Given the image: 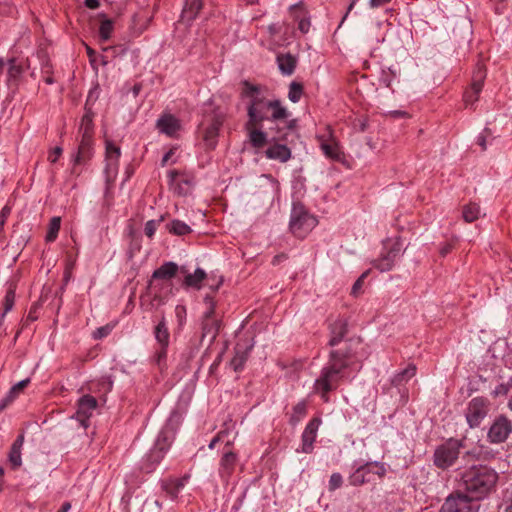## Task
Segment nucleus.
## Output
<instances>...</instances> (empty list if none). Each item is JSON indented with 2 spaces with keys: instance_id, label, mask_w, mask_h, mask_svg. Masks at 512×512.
I'll return each instance as SVG.
<instances>
[{
  "instance_id": "bf43d9fd",
  "label": "nucleus",
  "mask_w": 512,
  "mask_h": 512,
  "mask_svg": "<svg viewBox=\"0 0 512 512\" xmlns=\"http://www.w3.org/2000/svg\"><path fill=\"white\" fill-rule=\"evenodd\" d=\"M359 0H352L350 5L348 6V9H347V12L346 14L344 15L341 23H343L345 21V19L347 18L348 14L352 11V9L354 8L355 4L358 2Z\"/></svg>"
},
{
  "instance_id": "7ed1b4c3",
  "label": "nucleus",
  "mask_w": 512,
  "mask_h": 512,
  "mask_svg": "<svg viewBox=\"0 0 512 512\" xmlns=\"http://www.w3.org/2000/svg\"><path fill=\"white\" fill-rule=\"evenodd\" d=\"M464 489L475 501L488 495L496 486L498 474L485 465H473L461 476Z\"/></svg>"
},
{
  "instance_id": "412c9836",
  "label": "nucleus",
  "mask_w": 512,
  "mask_h": 512,
  "mask_svg": "<svg viewBox=\"0 0 512 512\" xmlns=\"http://www.w3.org/2000/svg\"><path fill=\"white\" fill-rule=\"evenodd\" d=\"M330 340L329 346L335 347L338 345L344 336L347 334V322L343 318H338L329 325Z\"/></svg>"
},
{
  "instance_id": "9d476101",
  "label": "nucleus",
  "mask_w": 512,
  "mask_h": 512,
  "mask_svg": "<svg viewBox=\"0 0 512 512\" xmlns=\"http://www.w3.org/2000/svg\"><path fill=\"white\" fill-rule=\"evenodd\" d=\"M479 504L467 494L455 493L446 498L439 512H478Z\"/></svg>"
},
{
  "instance_id": "a211bd4d",
  "label": "nucleus",
  "mask_w": 512,
  "mask_h": 512,
  "mask_svg": "<svg viewBox=\"0 0 512 512\" xmlns=\"http://www.w3.org/2000/svg\"><path fill=\"white\" fill-rule=\"evenodd\" d=\"M120 155V148L115 146L111 142H107L105 172L108 178L115 177V175L117 174Z\"/></svg>"
},
{
  "instance_id": "393cba45",
  "label": "nucleus",
  "mask_w": 512,
  "mask_h": 512,
  "mask_svg": "<svg viewBox=\"0 0 512 512\" xmlns=\"http://www.w3.org/2000/svg\"><path fill=\"white\" fill-rule=\"evenodd\" d=\"M265 155L268 159L284 163L291 158V150L284 144H274L267 148Z\"/></svg>"
},
{
  "instance_id": "de8ad7c7",
  "label": "nucleus",
  "mask_w": 512,
  "mask_h": 512,
  "mask_svg": "<svg viewBox=\"0 0 512 512\" xmlns=\"http://www.w3.org/2000/svg\"><path fill=\"white\" fill-rule=\"evenodd\" d=\"M343 478L340 473H333L329 479V491H334L341 487Z\"/></svg>"
},
{
  "instance_id": "338daca9",
  "label": "nucleus",
  "mask_w": 512,
  "mask_h": 512,
  "mask_svg": "<svg viewBox=\"0 0 512 512\" xmlns=\"http://www.w3.org/2000/svg\"><path fill=\"white\" fill-rule=\"evenodd\" d=\"M390 114L393 117H405L407 115V113L404 111H392V112H390Z\"/></svg>"
},
{
  "instance_id": "c85d7f7f",
  "label": "nucleus",
  "mask_w": 512,
  "mask_h": 512,
  "mask_svg": "<svg viewBox=\"0 0 512 512\" xmlns=\"http://www.w3.org/2000/svg\"><path fill=\"white\" fill-rule=\"evenodd\" d=\"M277 63L282 74L291 75L295 70L297 59L290 53L278 54Z\"/></svg>"
},
{
  "instance_id": "6ab92c4d",
  "label": "nucleus",
  "mask_w": 512,
  "mask_h": 512,
  "mask_svg": "<svg viewBox=\"0 0 512 512\" xmlns=\"http://www.w3.org/2000/svg\"><path fill=\"white\" fill-rule=\"evenodd\" d=\"M221 324V320L218 317L202 318L201 338H209L210 342H213L219 334Z\"/></svg>"
},
{
  "instance_id": "e433bc0d",
  "label": "nucleus",
  "mask_w": 512,
  "mask_h": 512,
  "mask_svg": "<svg viewBox=\"0 0 512 512\" xmlns=\"http://www.w3.org/2000/svg\"><path fill=\"white\" fill-rule=\"evenodd\" d=\"M114 26L113 21L110 19H104L101 21L99 26V37L102 41H107L110 39L111 34L113 32Z\"/></svg>"
},
{
  "instance_id": "f257e3e1",
  "label": "nucleus",
  "mask_w": 512,
  "mask_h": 512,
  "mask_svg": "<svg viewBox=\"0 0 512 512\" xmlns=\"http://www.w3.org/2000/svg\"><path fill=\"white\" fill-rule=\"evenodd\" d=\"M351 356L347 341H345L344 347L330 351L329 360L314 383L315 392L319 393L325 402L329 400L328 393L339 386L344 377V370L349 366Z\"/></svg>"
},
{
  "instance_id": "37998d69",
  "label": "nucleus",
  "mask_w": 512,
  "mask_h": 512,
  "mask_svg": "<svg viewBox=\"0 0 512 512\" xmlns=\"http://www.w3.org/2000/svg\"><path fill=\"white\" fill-rule=\"evenodd\" d=\"M307 407L305 402H299L293 408V415L291 416L292 422H298L302 417L306 415Z\"/></svg>"
},
{
  "instance_id": "13d9d810",
  "label": "nucleus",
  "mask_w": 512,
  "mask_h": 512,
  "mask_svg": "<svg viewBox=\"0 0 512 512\" xmlns=\"http://www.w3.org/2000/svg\"><path fill=\"white\" fill-rule=\"evenodd\" d=\"M23 442H24V437H23V435H20V436L15 440V442L12 444V447H13V448H16V447H17V449L21 450L22 445H23Z\"/></svg>"
},
{
  "instance_id": "a19ab883",
  "label": "nucleus",
  "mask_w": 512,
  "mask_h": 512,
  "mask_svg": "<svg viewBox=\"0 0 512 512\" xmlns=\"http://www.w3.org/2000/svg\"><path fill=\"white\" fill-rule=\"evenodd\" d=\"M175 318L178 325V330H182L187 318V309L184 305H177L175 307Z\"/></svg>"
},
{
  "instance_id": "f3484780",
  "label": "nucleus",
  "mask_w": 512,
  "mask_h": 512,
  "mask_svg": "<svg viewBox=\"0 0 512 512\" xmlns=\"http://www.w3.org/2000/svg\"><path fill=\"white\" fill-rule=\"evenodd\" d=\"M321 424L320 418L311 419L306 425L302 433V452L311 453L313 451V444L317 437L318 428Z\"/></svg>"
},
{
  "instance_id": "864d4df0",
  "label": "nucleus",
  "mask_w": 512,
  "mask_h": 512,
  "mask_svg": "<svg viewBox=\"0 0 512 512\" xmlns=\"http://www.w3.org/2000/svg\"><path fill=\"white\" fill-rule=\"evenodd\" d=\"M485 133H489L488 129H485L482 134H480L477 138V144L482 148V150H486V135Z\"/></svg>"
},
{
  "instance_id": "bb28decb",
  "label": "nucleus",
  "mask_w": 512,
  "mask_h": 512,
  "mask_svg": "<svg viewBox=\"0 0 512 512\" xmlns=\"http://www.w3.org/2000/svg\"><path fill=\"white\" fill-rule=\"evenodd\" d=\"M245 128L249 133V140L253 147L262 148L267 143V134L261 130L262 126H250L247 122Z\"/></svg>"
},
{
  "instance_id": "2eb2a0df",
  "label": "nucleus",
  "mask_w": 512,
  "mask_h": 512,
  "mask_svg": "<svg viewBox=\"0 0 512 512\" xmlns=\"http://www.w3.org/2000/svg\"><path fill=\"white\" fill-rule=\"evenodd\" d=\"M512 432V423L505 416L497 417L488 431V439L492 443H502L506 441Z\"/></svg>"
},
{
  "instance_id": "5701e85b",
  "label": "nucleus",
  "mask_w": 512,
  "mask_h": 512,
  "mask_svg": "<svg viewBox=\"0 0 512 512\" xmlns=\"http://www.w3.org/2000/svg\"><path fill=\"white\" fill-rule=\"evenodd\" d=\"M156 126L160 130V132L168 136H173L179 130L180 123L178 119L173 115L166 114L158 119Z\"/></svg>"
},
{
  "instance_id": "c9c22d12",
  "label": "nucleus",
  "mask_w": 512,
  "mask_h": 512,
  "mask_svg": "<svg viewBox=\"0 0 512 512\" xmlns=\"http://www.w3.org/2000/svg\"><path fill=\"white\" fill-rule=\"evenodd\" d=\"M248 359V350L241 351L240 349H236L235 355L232 358L230 365L235 372L242 370L245 362Z\"/></svg>"
},
{
  "instance_id": "680f3d73",
  "label": "nucleus",
  "mask_w": 512,
  "mask_h": 512,
  "mask_svg": "<svg viewBox=\"0 0 512 512\" xmlns=\"http://www.w3.org/2000/svg\"><path fill=\"white\" fill-rule=\"evenodd\" d=\"M505 512H512V493L506 501Z\"/></svg>"
},
{
  "instance_id": "4c0bfd02",
  "label": "nucleus",
  "mask_w": 512,
  "mask_h": 512,
  "mask_svg": "<svg viewBox=\"0 0 512 512\" xmlns=\"http://www.w3.org/2000/svg\"><path fill=\"white\" fill-rule=\"evenodd\" d=\"M60 225H61V217L57 216V217L52 218V220L49 224V227H48L47 234H46L47 242H53L56 239L58 232L60 230Z\"/></svg>"
},
{
  "instance_id": "e2e57ef3",
  "label": "nucleus",
  "mask_w": 512,
  "mask_h": 512,
  "mask_svg": "<svg viewBox=\"0 0 512 512\" xmlns=\"http://www.w3.org/2000/svg\"><path fill=\"white\" fill-rule=\"evenodd\" d=\"M219 441H221V435H216V436L211 440V442H210V444H209V446H208V447H209L210 449H214V447H215L216 443H218Z\"/></svg>"
},
{
  "instance_id": "a18cd8bd",
  "label": "nucleus",
  "mask_w": 512,
  "mask_h": 512,
  "mask_svg": "<svg viewBox=\"0 0 512 512\" xmlns=\"http://www.w3.org/2000/svg\"><path fill=\"white\" fill-rule=\"evenodd\" d=\"M164 455V447L160 446V438L157 441V447L148 456L149 460H152L153 464L156 465L160 462Z\"/></svg>"
},
{
  "instance_id": "4d7b16f0",
  "label": "nucleus",
  "mask_w": 512,
  "mask_h": 512,
  "mask_svg": "<svg viewBox=\"0 0 512 512\" xmlns=\"http://www.w3.org/2000/svg\"><path fill=\"white\" fill-rule=\"evenodd\" d=\"M85 5L89 9H96L100 4L98 0H85Z\"/></svg>"
},
{
  "instance_id": "9b49d317",
  "label": "nucleus",
  "mask_w": 512,
  "mask_h": 512,
  "mask_svg": "<svg viewBox=\"0 0 512 512\" xmlns=\"http://www.w3.org/2000/svg\"><path fill=\"white\" fill-rule=\"evenodd\" d=\"M402 249L401 242L397 239L387 241L384 245V252L374 261V267L381 272L389 271L393 268L395 261L399 258Z\"/></svg>"
},
{
  "instance_id": "72a5a7b5",
  "label": "nucleus",
  "mask_w": 512,
  "mask_h": 512,
  "mask_svg": "<svg viewBox=\"0 0 512 512\" xmlns=\"http://www.w3.org/2000/svg\"><path fill=\"white\" fill-rule=\"evenodd\" d=\"M167 229L170 233L177 236H184L191 233L192 229L185 222L175 219L167 224Z\"/></svg>"
},
{
  "instance_id": "dca6fc26",
  "label": "nucleus",
  "mask_w": 512,
  "mask_h": 512,
  "mask_svg": "<svg viewBox=\"0 0 512 512\" xmlns=\"http://www.w3.org/2000/svg\"><path fill=\"white\" fill-rule=\"evenodd\" d=\"M170 184L172 189L178 195L188 194L190 188L193 185V177L185 174H181L176 170H171L168 173Z\"/></svg>"
},
{
  "instance_id": "39448f33",
  "label": "nucleus",
  "mask_w": 512,
  "mask_h": 512,
  "mask_svg": "<svg viewBox=\"0 0 512 512\" xmlns=\"http://www.w3.org/2000/svg\"><path fill=\"white\" fill-rule=\"evenodd\" d=\"M317 225L316 218L301 204H294L290 217V230L297 238L306 237Z\"/></svg>"
},
{
  "instance_id": "473e14b6",
  "label": "nucleus",
  "mask_w": 512,
  "mask_h": 512,
  "mask_svg": "<svg viewBox=\"0 0 512 512\" xmlns=\"http://www.w3.org/2000/svg\"><path fill=\"white\" fill-rule=\"evenodd\" d=\"M416 373V366L414 364H409L404 370L397 373L393 379L392 384L395 386L402 385L406 383L409 379H411Z\"/></svg>"
},
{
  "instance_id": "79ce46f5",
  "label": "nucleus",
  "mask_w": 512,
  "mask_h": 512,
  "mask_svg": "<svg viewBox=\"0 0 512 512\" xmlns=\"http://www.w3.org/2000/svg\"><path fill=\"white\" fill-rule=\"evenodd\" d=\"M9 462L13 469H17L22 464L21 450L11 447L9 452Z\"/></svg>"
},
{
  "instance_id": "ddd939ff",
  "label": "nucleus",
  "mask_w": 512,
  "mask_h": 512,
  "mask_svg": "<svg viewBox=\"0 0 512 512\" xmlns=\"http://www.w3.org/2000/svg\"><path fill=\"white\" fill-rule=\"evenodd\" d=\"M97 408V400L91 395H84L77 401V409L73 416L72 421H77L83 429L88 427L89 418L93 415Z\"/></svg>"
},
{
  "instance_id": "69168bd1",
  "label": "nucleus",
  "mask_w": 512,
  "mask_h": 512,
  "mask_svg": "<svg viewBox=\"0 0 512 512\" xmlns=\"http://www.w3.org/2000/svg\"><path fill=\"white\" fill-rule=\"evenodd\" d=\"M173 154V151L170 150L168 151L164 156H163V159H162V165H165L167 163V161L170 159V157L172 156Z\"/></svg>"
},
{
  "instance_id": "603ef678",
  "label": "nucleus",
  "mask_w": 512,
  "mask_h": 512,
  "mask_svg": "<svg viewBox=\"0 0 512 512\" xmlns=\"http://www.w3.org/2000/svg\"><path fill=\"white\" fill-rule=\"evenodd\" d=\"M392 0H369V6L372 9L384 6L390 3Z\"/></svg>"
},
{
  "instance_id": "a878e982",
  "label": "nucleus",
  "mask_w": 512,
  "mask_h": 512,
  "mask_svg": "<svg viewBox=\"0 0 512 512\" xmlns=\"http://www.w3.org/2000/svg\"><path fill=\"white\" fill-rule=\"evenodd\" d=\"M30 383V379L26 378L13 385L6 396L0 400V412L6 409L22 392V390Z\"/></svg>"
},
{
  "instance_id": "49530a36",
  "label": "nucleus",
  "mask_w": 512,
  "mask_h": 512,
  "mask_svg": "<svg viewBox=\"0 0 512 512\" xmlns=\"http://www.w3.org/2000/svg\"><path fill=\"white\" fill-rule=\"evenodd\" d=\"M115 325L114 324H107L105 326H102V327H99L97 328L94 332H93V337L94 339H102L106 336H108L112 330L114 329Z\"/></svg>"
},
{
  "instance_id": "0eeeda50",
  "label": "nucleus",
  "mask_w": 512,
  "mask_h": 512,
  "mask_svg": "<svg viewBox=\"0 0 512 512\" xmlns=\"http://www.w3.org/2000/svg\"><path fill=\"white\" fill-rule=\"evenodd\" d=\"M92 143V135L88 129H85L77 152L72 155L71 175L79 176L82 173L83 167L88 163L93 155Z\"/></svg>"
},
{
  "instance_id": "3c124183",
  "label": "nucleus",
  "mask_w": 512,
  "mask_h": 512,
  "mask_svg": "<svg viewBox=\"0 0 512 512\" xmlns=\"http://www.w3.org/2000/svg\"><path fill=\"white\" fill-rule=\"evenodd\" d=\"M62 154V148L57 146L48 156V159L51 163H54L58 160L60 155Z\"/></svg>"
},
{
  "instance_id": "2f4dec72",
  "label": "nucleus",
  "mask_w": 512,
  "mask_h": 512,
  "mask_svg": "<svg viewBox=\"0 0 512 512\" xmlns=\"http://www.w3.org/2000/svg\"><path fill=\"white\" fill-rule=\"evenodd\" d=\"M178 271V266L174 262H166L153 272L155 279H171Z\"/></svg>"
},
{
  "instance_id": "4468645a",
  "label": "nucleus",
  "mask_w": 512,
  "mask_h": 512,
  "mask_svg": "<svg viewBox=\"0 0 512 512\" xmlns=\"http://www.w3.org/2000/svg\"><path fill=\"white\" fill-rule=\"evenodd\" d=\"M489 402L483 397L473 398L466 410V419L470 427H477L488 413Z\"/></svg>"
},
{
  "instance_id": "20e7f679",
  "label": "nucleus",
  "mask_w": 512,
  "mask_h": 512,
  "mask_svg": "<svg viewBox=\"0 0 512 512\" xmlns=\"http://www.w3.org/2000/svg\"><path fill=\"white\" fill-rule=\"evenodd\" d=\"M224 120L225 114L220 109H214L204 114L203 120L199 124V132L207 149L212 150L216 147L219 130Z\"/></svg>"
},
{
  "instance_id": "774afa93",
  "label": "nucleus",
  "mask_w": 512,
  "mask_h": 512,
  "mask_svg": "<svg viewBox=\"0 0 512 512\" xmlns=\"http://www.w3.org/2000/svg\"><path fill=\"white\" fill-rule=\"evenodd\" d=\"M367 128V123L365 120H360V131H365Z\"/></svg>"
},
{
  "instance_id": "09e8293b",
  "label": "nucleus",
  "mask_w": 512,
  "mask_h": 512,
  "mask_svg": "<svg viewBox=\"0 0 512 512\" xmlns=\"http://www.w3.org/2000/svg\"><path fill=\"white\" fill-rule=\"evenodd\" d=\"M368 272H364L353 284L351 289V294L355 297H357L362 292V286L364 283V279L366 278Z\"/></svg>"
},
{
  "instance_id": "aec40b11",
  "label": "nucleus",
  "mask_w": 512,
  "mask_h": 512,
  "mask_svg": "<svg viewBox=\"0 0 512 512\" xmlns=\"http://www.w3.org/2000/svg\"><path fill=\"white\" fill-rule=\"evenodd\" d=\"M237 464V455L232 451H226L219 463V475L223 480H228L233 474Z\"/></svg>"
},
{
  "instance_id": "58836bf2",
  "label": "nucleus",
  "mask_w": 512,
  "mask_h": 512,
  "mask_svg": "<svg viewBox=\"0 0 512 512\" xmlns=\"http://www.w3.org/2000/svg\"><path fill=\"white\" fill-rule=\"evenodd\" d=\"M204 304L206 306L205 311L203 312L202 318H210L217 317L216 315V302L212 295L207 294L204 297Z\"/></svg>"
},
{
  "instance_id": "6e6d98bb",
  "label": "nucleus",
  "mask_w": 512,
  "mask_h": 512,
  "mask_svg": "<svg viewBox=\"0 0 512 512\" xmlns=\"http://www.w3.org/2000/svg\"><path fill=\"white\" fill-rule=\"evenodd\" d=\"M222 283H223V279L222 278L217 280L215 283H211L209 285V288L211 289L212 293H216L218 291V289L220 288V286L222 285Z\"/></svg>"
},
{
  "instance_id": "cd10ccee",
  "label": "nucleus",
  "mask_w": 512,
  "mask_h": 512,
  "mask_svg": "<svg viewBox=\"0 0 512 512\" xmlns=\"http://www.w3.org/2000/svg\"><path fill=\"white\" fill-rule=\"evenodd\" d=\"M206 278V272L201 268H197L194 273L186 274L183 280V286L185 288H194L196 290H200L202 288V283Z\"/></svg>"
},
{
  "instance_id": "4be33fe9",
  "label": "nucleus",
  "mask_w": 512,
  "mask_h": 512,
  "mask_svg": "<svg viewBox=\"0 0 512 512\" xmlns=\"http://www.w3.org/2000/svg\"><path fill=\"white\" fill-rule=\"evenodd\" d=\"M292 17L298 21V29L306 34L310 29V19L307 17V11L302 2L294 4L290 7Z\"/></svg>"
},
{
  "instance_id": "7c9ffc66",
  "label": "nucleus",
  "mask_w": 512,
  "mask_h": 512,
  "mask_svg": "<svg viewBox=\"0 0 512 512\" xmlns=\"http://www.w3.org/2000/svg\"><path fill=\"white\" fill-rule=\"evenodd\" d=\"M202 6L203 0H186L182 11V18L187 21L194 20Z\"/></svg>"
},
{
  "instance_id": "b1692460",
  "label": "nucleus",
  "mask_w": 512,
  "mask_h": 512,
  "mask_svg": "<svg viewBox=\"0 0 512 512\" xmlns=\"http://www.w3.org/2000/svg\"><path fill=\"white\" fill-rule=\"evenodd\" d=\"M320 148L325 154V156L332 160L339 161L343 157V153L340 149L339 143L331 136L329 137V139L321 138Z\"/></svg>"
},
{
  "instance_id": "8fccbe9b",
  "label": "nucleus",
  "mask_w": 512,
  "mask_h": 512,
  "mask_svg": "<svg viewBox=\"0 0 512 512\" xmlns=\"http://www.w3.org/2000/svg\"><path fill=\"white\" fill-rule=\"evenodd\" d=\"M225 428L220 430L217 435H221V441L229 434L231 430L234 429L235 424L230 420L229 422L224 423Z\"/></svg>"
},
{
  "instance_id": "ea45409f",
  "label": "nucleus",
  "mask_w": 512,
  "mask_h": 512,
  "mask_svg": "<svg viewBox=\"0 0 512 512\" xmlns=\"http://www.w3.org/2000/svg\"><path fill=\"white\" fill-rule=\"evenodd\" d=\"M303 93V86L298 82H292L289 86L288 98L290 101L296 103L300 100Z\"/></svg>"
},
{
  "instance_id": "423d86ee",
  "label": "nucleus",
  "mask_w": 512,
  "mask_h": 512,
  "mask_svg": "<svg viewBox=\"0 0 512 512\" xmlns=\"http://www.w3.org/2000/svg\"><path fill=\"white\" fill-rule=\"evenodd\" d=\"M462 446V441L456 439H449L440 445L434 452L435 466L440 469H447L452 466L457 460Z\"/></svg>"
},
{
  "instance_id": "1a4fd4ad",
  "label": "nucleus",
  "mask_w": 512,
  "mask_h": 512,
  "mask_svg": "<svg viewBox=\"0 0 512 512\" xmlns=\"http://www.w3.org/2000/svg\"><path fill=\"white\" fill-rule=\"evenodd\" d=\"M153 334L158 344V348L155 351L153 360L159 367H161L166 360L170 343V333L164 314L161 316L157 325L154 327Z\"/></svg>"
},
{
  "instance_id": "f704fd0d",
  "label": "nucleus",
  "mask_w": 512,
  "mask_h": 512,
  "mask_svg": "<svg viewBox=\"0 0 512 512\" xmlns=\"http://www.w3.org/2000/svg\"><path fill=\"white\" fill-rule=\"evenodd\" d=\"M480 207L476 203H469L463 207L462 217L465 222L472 223L480 216Z\"/></svg>"
},
{
  "instance_id": "0e129e2a",
  "label": "nucleus",
  "mask_w": 512,
  "mask_h": 512,
  "mask_svg": "<svg viewBox=\"0 0 512 512\" xmlns=\"http://www.w3.org/2000/svg\"><path fill=\"white\" fill-rule=\"evenodd\" d=\"M75 260V257L72 258V256H68L66 254V260H65V263H66V270L68 269V266ZM68 281V274L66 273V282Z\"/></svg>"
},
{
  "instance_id": "c756f323",
  "label": "nucleus",
  "mask_w": 512,
  "mask_h": 512,
  "mask_svg": "<svg viewBox=\"0 0 512 512\" xmlns=\"http://www.w3.org/2000/svg\"><path fill=\"white\" fill-rule=\"evenodd\" d=\"M188 476L163 482V489L171 499H176L185 486Z\"/></svg>"
},
{
  "instance_id": "6e6552de",
  "label": "nucleus",
  "mask_w": 512,
  "mask_h": 512,
  "mask_svg": "<svg viewBox=\"0 0 512 512\" xmlns=\"http://www.w3.org/2000/svg\"><path fill=\"white\" fill-rule=\"evenodd\" d=\"M386 474V469L383 464L366 463L358 467L348 478L349 483L353 486H360L365 483L375 481V476L383 478Z\"/></svg>"
},
{
  "instance_id": "f8f14e48",
  "label": "nucleus",
  "mask_w": 512,
  "mask_h": 512,
  "mask_svg": "<svg viewBox=\"0 0 512 512\" xmlns=\"http://www.w3.org/2000/svg\"><path fill=\"white\" fill-rule=\"evenodd\" d=\"M485 78L486 69L482 63H478L473 73L471 87L464 92L463 99L466 107L478 101Z\"/></svg>"
},
{
  "instance_id": "052dcab7",
  "label": "nucleus",
  "mask_w": 512,
  "mask_h": 512,
  "mask_svg": "<svg viewBox=\"0 0 512 512\" xmlns=\"http://www.w3.org/2000/svg\"><path fill=\"white\" fill-rule=\"evenodd\" d=\"M507 388L504 386V385H500L496 388V390L494 391L495 395H499V394H507Z\"/></svg>"
},
{
  "instance_id": "c03bdc74",
  "label": "nucleus",
  "mask_w": 512,
  "mask_h": 512,
  "mask_svg": "<svg viewBox=\"0 0 512 512\" xmlns=\"http://www.w3.org/2000/svg\"><path fill=\"white\" fill-rule=\"evenodd\" d=\"M162 220H163V218H160L158 220L147 221L145 224V228H144L145 235L149 238H152L154 236L158 226L162 222Z\"/></svg>"
},
{
  "instance_id": "5fc2aeb1",
  "label": "nucleus",
  "mask_w": 512,
  "mask_h": 512,
  "mask_svg": "<svg viewBox=\"0 0 512 512\" xmlns=\"http://www.w3.org/2000/svg\"><path fill=\"white\" fill-rule=\"evenodd\" d=\"M452 244L451 243H445L441 248H440V254L442 256H446L448 253H450L452 251Z\"/></svg>"
},
{
  "instance_id": "f03ea898",
  "label": "nucleus",
  "mask_w": 512,
  "mask_h": 512,
  "mask_svg": "<svg viewBox=\"0 0 512 512\" xmlns=\"http://www.w3.org/2000/svg\"><path fill=\"white\" fill-rule=\"evenodd\" d=\"M245 94L250 97L248 105V121L250 126H262L263 121H274L287 118V110L278 100H268L259 95L258 87L245 83Z\"/></svg>"
}]
</instances>
